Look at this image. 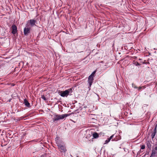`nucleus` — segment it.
<instances>
[{
	"label": "nucleus",
	"instance_id": "4be33fe9",
	"mask_svg": "<svg viewBox=\"0 0 157 157\" xmlns=\"http://www.w3.org/2000/svg\"><path fill=\"white\" fill-rule=\"evenodd\" d=\"M142 87H139L138 88V90H140L142 89Z\"/></svg>",
	"mask_w": 157,
	"mask_h": 157
},
{
	"label": "nucleus",
	"instance_id": "0eeeda50",
	"mask_svg": "<svg viewBox=\"0 0 157 157\" xmlns=\"http://www.w3.org/2000/svg\"><path fill=\"white\" fill-rule=\"evenodd\" d=\"M23 103L25 106L28 108H30L31 107L30 103L26 99H24Z\"/></svg>",
	"mask_w": 157,
	"mask_h": 157
},
{
	"label": "nucleus",
	"instance_id": "f3484780",
	"mask_svg": "<svg viewBox=\"0 0 157 157\" xmlns=\"http://www.w3.org/2000/svg\"><path fill=\"white\" fill-rule=\"evenodd\" d=\"M145 145H143L141 146L140 149H144L145 148Z\"/></svg>",
	"mask_w": 157,
	"mask_h": 157
},
{
	"label": "nucleus",
	"instance_id": "f257e3e1",
	"mask_svg": "<svg viewBox=\"0 0 157 157\" xmlns=\"http://www.w3.org/2000/svg\"><path fill=\"white\" fill-rule=\"evenodd\" d=\"M69 115L68 114L62 115H57L54 116L52 119L51 120L52 122H54L60 120H62Z\"/></svg>",
	"mask_w": 157,
	"mask_h": 157
},
{
	"label": "nucleus",
	"instance_id": "dca6fc26",
	"mask_svg": "<svg viewBox=\"0 0 157 157\" xmlns=\"http://www.w3.org/2000/svg\"><path fill=\"white\" fill-rule=\"evenodd\" d=\"M132 87L134 88H137V87L136 86V85L134 84L133 83H132Z\"/></svg>",
	"mask_w": 157,
	"mask_h": 157
},
{
	"label": "nucleus",
	"instance_id": "7ed1b4c3",
	"mask_svg": "<svg viewBox=\"0 0 157 157\" xmlns=\"http://www.w3.org/2000/svg\"><path fill=\"white\" fill-rule=\"evenodd\" d=\"M58 138L57 137L56 138V143L57 144L58 148L59 150V151L63 153H65L66 151L67 150L65 148V147L64 146L62 145L61 144L59 143L58 141Z\"/></svg>",
	"mask_w": 157,
	"mask_h": 157
},
{
	"label": "nucleus",
	"instance_id": "39448f33",
	"mask_svg": "<svg viewBox=\"0 0 157 157\" xmlns=\"http://www.w3.org/2000/svg\"><path fill=\"white\" fill-rule=\"evenodd\" d=\"M94 79V77L91 76H89L88 78V83L89 84L90 87L92 83L93 82Z\"/></svg>",
	"mask_w": 157,
	"mask_h": 157
},
{
	"label": "nucleus",
	"instance_id": "6e6552de",
	"mask_svg": "<svg viewBox=\"0 0 157 157\" xmlns=\"http://www.w3.org/2000/svg\"><path fill=\"white\" fill-rule=\"evenodd\" d=\"M30 24L32 26H33L35 25V23L36 22V20L34 19H31L29 21Z\"/></svg>",
	"mask_w": 157,
	"mask_h": 157
},
{
	"label": "nucleus",
	"instance_id": "f03ea898",
	"mask_svg": "<svg viewBox=\"0 0 157 157\" xmlns=\"http://www.w3.org/2000/svg\"><path fill=\"white\" fill-rule=\"evenodd\" d=\"M72 92V88H71L63 91H61L60 92L59 94L62 97H67L69 95H71V93Z\"/></svg>",
	"mask_w": 157,
	"mask_h": 157
},
{
	"label": "nucleus",
	"instance_id": "20e7f679",
	"mask_svg": "<svg viewBox=\"0 0 157 157\" xmlns=\"http://www.w3.org/2000/svg\"><path fill=\"white\" fill-rule=\"evenodd\" d=\"M11 33L13 35L15 34L17 32V27L15 24H13L11 27Z\"/></svg>",
	"mask_w": 157,
	"mask_h": 157
},
{
	"label": "nucleus",
	"instance_id": "2eb2a0df",
	"mask_svg": "<svg viewBox=\"0 0 157 157\" xmlns=\"http://www.w3.org/2000/svg\"><path fill=\"white\" fill-rule=\"evenodd\" d=\"M96 72V71H94L90 76H91L92 77H94V75L95 74Z\"/></svg>",
	"mask_w": 157,
	"mask_h": 157
},
{
	"label": "nucleus",
	"instance_id": "a878e982",
	"mask_svg": "<svg viewBox=\"0 0 157 157\" xmlns=\"http://www.w3.org/2000/svg\"><path fill=\"white\" fill-rule=\"evenodd\" d=\"M77 157H78V156Z\"/></svg>",
	"mask_w": 157,
	"mask_h": 157
},
{
	"label": "nucleus",
	"instance_id": "4468645a",
	"mask_svg": "<svg viewBox=\"0 0 157 157\" xmlns=\"http://www.w3.org/2000/svg\"><path fill=\"white\" fill-rule=\"evenodd\" d=\"M110 139H109V138H108L107 140H106L105 141L104 143V144H106L108 143L110 141Z\"/></svg>",
	"mask_w": 157,
	"mask_h": 157
},
{
	"label": "nucleus",
	"instance_id": "b1692460",
	"mask_svg": "<svg viewBox=\"0 0 157 157\" xmlns=\"http://www.w3.org/2000/svg\"><path fill=\"white\" fill-rule=\"evenodd\" d=\"M13 86H14L15 85L14 84H13V85H12Z\"/></svg>",
	"mask_w": 157,
	"mask_h": 157
},
{
	"label": "nucleus",
	"instance_id": "9d476101",
	"mask_svg": "<svg viewBox=\"0 0 157 157\" xmlns=\"http://www.w3.org/2000/svg\"><path fill=\"white\" fill-rule=\"evenodd\" d=\"M156 150H155V149L154 150H152V153L150 157H152L155 156V155L157 153L156 151Z\"/></svg>",
	"mask_w": 157,
	"mask_h": 157
},
{
	"label": "nucleus",
	"instance_id": "aec40b11",
	"mask_svg": "<svg viewBox=\"0 0 157 157\" xmlns=\"http://www.w3.org/2000/svg\"><path fill=\"white\" fill-rule=\"evenodd\" d=\"M154 132H156V128L155 127L154 129Z\"/></svg>",
	"mask_w": 157,
	"mask_h": 157
},
{
	"label": "nucleus",
	"instance_id": "1a4fd4ad",
	"mask_svg": "<svg viewBox=\"0 0 157 157\" xmlns=\"http://www.w3.org/2000/svg\"><path fill=\"white\" fill-rule=\"evenodd\" d=\"M46 95H42L41 98L44 100L45 102H48V98L47 97H46Z\"/></svg>",
	"mask_w": 157,
	"mask_h": 157
},
{
	"label": "nucleus",
	"instance_id": "5701e85b",
	"mask_svg": "<svg viewBox=\"0 0 157 157\" xmlns=\"http://www.w3.org/2000/svg\"><path fill=\"white\" fill-rule=\"evenodd\" d=\"M155 150H157V147H155Z\"/></svg>",
	"mask_w": 157,
	"mask_h": 157
},
{
	"label": "nucleus",
	"instance_id": "ddd939ff",
	"mask_svg": "<svg viewBox=\"0 0 157 157\" xmlns=\"http://www.w3.org/2000/svg\"><path fill=\"white\" fill-rule=\"evenodd\" d=\"M156 133V132H154V133H152L151 135V137L152 139L154 138V137Z\"/></svg>",
	"mask_w": 157,
	"mask_h": 157
},
{
	"label": "nucleus",
	"instance_id": "393cba45",
	"mask_svg": "<svg viewBox=\"0 0 157 157\" xmlns=\"http://www.w3.org/2000/svg\"><path fill=\"white\" fill-rule=\"evenodd\" d=\"M140 153V151H138V153Z\"/></svg>",
	"mask_w": 157,
	"mask_h": 157
},
{
	"label": "nucleus",
	"instance_id": "9b49d317",
	"mask_svg": "<svg viewBox=\"0 0 157 157\" xmlns=\"http://www.w3.org/2000/svg\"><path fill=\"white\" fill-rule=\"evenodd\" d=\"M99 136L97 132H95L93 134V137L94 138H97Z\"/></svg>",
	"mask_w": 157,
	"mask_h": 157
},
{
	"label": "nucleus",
	"instance_id": "412c9836",
	"mask_svg": "<svg viewBox=\"0 0 157 157\" xmlns=\"http://www.w3.org/2000/svg\"><path fill=\"white\" fill-rule=\"evenodd\" d=\"M46 156V155L45 154H44V155H42L41 156V157H45Z\"/></svg>",
	"mask_w": 157,
	"mask_h": 157
},
{
	"label": "nucleus",
	"instance_id": "f8f14e48",
	"mask_svg": "<svg viewBox=\"0 0 157 157\" xmlns=\"http://www.w3.org/2000/svg\"><path fill=\"white\" fill-rule=\"evenodd\" d=\"M147 145L149 149H151V144L149 142L147 143Z\"/></svg>",
	"mask_w": 157,
	"mask_h": 157
},
{
	"label": "nucleus",
	"instance_id": "6ab92c4d",
	"mask_svg": "<svg viewBox=\"0 0 157 157\" xmlns=\"http://www.w3.org/2000/svg\"><path fill=\"white\" fill-rule=\"evenodd\" d=\"M114 136V135H112L109 138H108L109 139H110V140H111L113 138V137Z\"/></svg>",
	"mask_w": 157,
	"mask_h": 157
},
{
	"label": "nucleus",
	"instance_id": "423d86ee",
	"mask_svg": "<svg viewBox=\"0 0 157 157\" xmlns=\"http://www.w3.org/2000/svg\"><path fill=\"white\" fill-rule=\"evenodd\" d=\"M30 28L28 27H25L24 28V33L25 35H27L30 33Z\"/></svg>",
	"mask_w": 157,
	"mask_h": 157
},
{
	"label": "nucleus",
	"instance_id": "a211bd4d",
	"mask_svg": "<svg viewBox=\"0 0 157 157\" xmlns=\"http://www.w3.org/2000/svg\"><path fill=\"white\" fill-rule=\"evenodd\" d=\"M135 65L136 66H140V64L138 62H136L135 63Z\"/></svg>",
	"mask_w": 157,
	"mask_h": 157
}]
</instances>
